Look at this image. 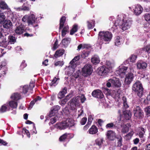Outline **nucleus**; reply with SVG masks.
<instances>
[{
    "label": "nucleus",
    "mask_w": 150,
    "mask_h": 150,
    "mask_svg": "<svg viewBox=\"0 0 150 150\" xmlns=\"http://www.w3.org/2000/svg\"><path fill=\"white\" fill-rule=\"evenodd\" d=\"M112 35L108 31H102L99 32L98 38L100 45L103 44V41L110 42L112 39Z\"/></svg>",
    "instance_id": "f257e3e1"
},
{
    "label": "nucleus",
    "mask_w": 150,
    "mask_h": 150,
    "mask_svg": "<svg viewBox=\"0 0 150 150\" xmlns=\"http://www.w3.org/2000/svg\"><path fill=\"white\" fill-rule=\"evenodd\" d=\"M80 100L82 103H83L86 100V98L83 95L80 96H77L73 98L71 100V107L72 110H75L77 106L80 105L79 100Z\"/></svg>",
    "instance_id": "f03ea898"
},
{
    "label": "nucleus",
    "mask_w": 150,
    "mask_h": 150,
    "mask_svg": "<svg viewBox=\"0 0 150 150\" xmlns=\"http://www.w3.org/2000/svg\"><path fill=\"white\" fill-rule=\"evenodd\" d=\"M22 20L24 22H27L28 25H33L34 24L37 23V18L33 14L29 15H25L23 17Z\"/></svg>",
    "instance_id": "7ed1b4c3"
},
{
    "label": "nucleus",
    "mask_w": 150,
    "mask_h": 150,
    "mask_svg": "<svg viewBox=\"0 0 150 150\" xmlns=\"http://www.w3.org/2000/svg\"><path fill=\"white\" fill-rule=\"evenodd\" d=\"M132 89L137 93L138 96L139 97L142 96L143 92V88L142 84L140 81H137L134 84Z\"/></svg>",
    "instance_id": "20e7f679"
},
{
    "label": "nucleus",
    "mask_w": 150,
    "mask_h": 150,
    "mask_svg": "<svg viewBox=\"0 0 150 150\" xmlns=\"http://www.w3.org/2000/svg\"><path fill=\"white\" fill-rule=\"evenodd\" d=\"M80 57L79 55L76 56L70 62L68 69L70 70L69 71L71 74L73 73L74 71L77 63L76 61L80 59Z\"/></svg>",
    "instance_id": "39448f33"
},
{
    "label": "nucleus",
    "mask_w": 150,
    "mask_h": 150,
    "mask_svg": "<svg viewBox=\"0 0 150 150\" xmlns=\"http://www.w3.org/2000/svg\"><path fill=\"white\" fill-rule=\"evenodd\" d=\"M93 69L91 65L86 64L82 69V74L84 76H87L90 75L93 72Z\"/></svg>",
    "instance_id": "423d86ee"
},
{
    "label": "nucleus",
    "mask_w": 150,
    "mask_h": 150,
    "mask_svg": "<svg viewBox=\"0 0 150 150\" xmlns=\"http://www.w3.org/2000/svg\"><path fill=\"white\" fill-rule=\"evenodd\" d=\"M122 23L120 27L123 30H126L130 28L132 24V21L127 18H124L122 19Z\"/></svg>",
    "instance_id": "0eeeda50"
},
{
    "label": "nucleus",
    "mask_w": 150,
    "mask_h": 150,
    "mask_svg": "<svg viewBox=\"0 0 150 150\" xmlns=\"http://www.w3.org/2000/svg\"><path fill=\"white\" fill-rule=\"evenodd\" d=\"M111 85L115 87H118L121 86V83L118 79H110L108 80L106 85L108 87H110Z\"/></svg>",
    "instance_id": "6e6552de"
},
{
    "label": "nucleus",
    "mask_w": 150,
    "mask_h": 150,
    "mask_svg": "<svg viewBox=\"0 0 150 150\" xmlns=\"http://www.w3.org/2000/svg\"><path fill=\"white\" fill-rule=\"evenodd\" d=\"M130 70L129 68L128 69L126 67L121 66L119 67V69L116 71V73L121 76H123L127 73H128Z\"/></svg>",
    "instance_id": "1a4fd4ad"
},
{
    "label": "nucleus",
    "mask_w": 150,
    "mask_h": 150,
    "mask_svg": "<svg viewBox=\"0 0 150 150\" xmlns=\"http://www.w3.org/2000/svg\"><path fill=\"white\" fill-rule=\"evenodd\" d=\"M97 72L99 75L104 76L109 72V69L106 68L105 66H103L99 67Z\"/></svg>",
    "instance_id": "9d476101"
},
{
    "label": "nucleus",
    "mask_w": 150,
    "mask_h": 150,
    "mask_svg": "<svg viewBox=\"0 0 150 150\" xmlns=\"http://www.w3.org/2000/svg\"><path fill=\"white\" fill-rule=\"evenodd\" d=\"M137 69L139 70H144L147 67V63L142 60L137 61L136 64Z\"/></svg>",
    "instance_id": "9b49d317"
},
{
    "label": "nucleus",
    "mask_w": 150,
    "mask_h": 150,
    "mask_svg": "<svg viewBox=\"0 0 150 150\" xmlns=\"http://www.w3.org/2000/svg\"><path fill=\"white\" fill-rule=\"evenodd\" d=\"M134 116L137 118H140L143 116V113L140 108L137 106L134 110Z\"/></svg>",
    "instance_id": "f8f14e48"
},
{
    "label": "nucleus",
    "mask_w": 150,
    "mask_h": 150,
    "mask_svg": "<svg viewBox=\"0 0 150 150\" xmlns=\"http://www.w3.org/2000/svg\"><path fill=\"white\" fill-rule=\"evenodd\" d=\"M106 135L108 139L110 141H113L116 138V133L111 130L108 131Z\"/></svg>",
    "instance_id": "ddd939ff"
},
{
    "label": "nucleus",
    "mask_w": 150,
    "mask_h": 150,
    "mask_svg": "<svg viewBox=\"0 0 150 150\" xmlns=\"http://www.w3.org/2000/svg\"><path fill=\"white\" fill-rule=\"evenodd\" d=\"M121 18L122 17L121 16H118L117 18L115 21L114 25L112 27V29L113 31L117 29V26H120V27L121 25L122 24V19H123Z\"/></svg>",
    "instance_id": "4468645a"
},
{
    "label": "nucleus",
    "mask_w": 150,
    "mask_h": 150,
    "mask_svg": "<svg viewBox=\"0 0 150 150\" xmlns=\"http://www.w3.org/2000/svg\"><path fill=\"white\" fill-rule=\"evenodd\" d=\"M133 74L131 72H129L126 75L125 80V83L127 84H130L133 80Z\"/></svg>",
    "instance_id": "2eb2a0df"
},
{
    "label": "nucleus",
    "mask_w": 150,
    "mask_h": 150,
    "mask_svg": "<svg viewBox=\"0 0 150 150\" xmlns=\"http://www.w3.org/2000/svg\"><path fill=\"white\" fill-rule=\"evenodd\" d=\"M133 8L134 14L136 15L140 14L142 11L143 8L139 4L134 6Z\"/></svg>",
    "instance_id": "dca6fc26"
},
{
    "label": "nucleus",
    "mask_w": 150,
    "mask_h": 150,
    "mask_svg": "<svg viewBox=\"0 0 150 150\" xmlns=\"http://www.w3.org/2000/svg\"><path fill=\"white\" fill-rule=\"evenodd\" d=\"M92 94L93 96L98 98H102L104 97L103 93L99 90L94 91L92 92Z\"/></svg>",
    "instance_id": "f3484780"
},
{
    "label": "nucleus",
    "mask_w": 150,
    "mask_h": 150,
    "mask_svg": "<svg viewBox=\"0 0 150 150\" xmlns=\"http://www.w3.org/2000/svg\"><path fill=\"white\" fill-rule=\"evenodd\" d=\"M59 109L60 107L58 105L53 107L49 113V117H51L54 116L56 113H57L58 110Z\"/></svg>",
    "instance_id": "a211bd4d"
},
{
    "label": "nucleus",
    "mask_w": 150,
    "mask_h": 150,
    "mask_svg": "<svg viewBox=\"0 0 150 150\" xmlns=\"http://www.w3.org/2000/svg\"><path fill=\"white\" fill-rule=\"evenodd\" d=\"M55 127L60 130L64 129L67 127L65 121L57 123L55 125Z\"/></svg>",
    "instance_id": "6ab92c4d"
},
{
    "label": "nucleus",
    "mask_w": 150,
    "mask_h": 150,
    "mask_svg": "<svg viewBox=\"0 0 150 150\" xmlns=\"http://www.w3.org/2000/svg\"><path fill=\"white\" fill-rule=\"evenodd\" d=\"M24 30L23 25L22 24H20L16 27L14 30V31L16 34L20 35L23 33Z\"/></svg>",
    "instance_id": "aec40b11"
},
{
    "label": "nucleus",
    "mask_w": 150,
    "mask_h": 150,
    "mask_svg": "<svg viewBox=\"0 0 150 150\" xmlns=\"http://www.w3.org/2000/svg\"><path fill=\"white\" fill-rule=\"evenodd\" d=\"M131 127V125L129 124H127L126 125H123L121 126L122 133H126L128 132L129 129Z\"/></svg>",
    "instance_id": "412c9836"
},
{
    "label": "nucleus",
    "mask_w": 150,
    "mask_h": 150,
    "mask_svg": "<svg viewBox=\"0 0 150 150\" xmlns=\"http://www.w3.org/2000/svg\"><path fill=\"white\" fill-rule=\"evenodd\" d=\"M67 126L68 127H71L75 125L74 120L72 118H69L65 121Z\"/></svg>",
    "instance_id": "4be33fe9"
},
{
    "label": "nucleus",
    "mask_w": 150,
    "mask_h": 150,
    "mask_svg": "<svg viewBox=\"0 0 150 150\" xmlns=\"http://www.w3.org/2000/svg\"><path fill=\"white\" fill-rule=\"evenodd\" d=\"M0 8L4 10L7 9L9 11H11V10L9 8L6 2L3 1H0Z\"/></svg>",
    "instance_id": "5701e85b"
},
{
    "label": "nucleus",
    "mask_w": 150,
    "mask_h": 150,
    "mask_svg": "<svg viewBox=\"0 0 150 150\" xmlns=\"http://www.w3.org/2000/svg\"><path fill=\"white\" fill-rule=\"evenodd\" d=\"M3 25L4 28L8 29L11 28L12 24L10 20H5L4 21Z\"/></svg>",
    "instance_id": "b1692460"
},
{
    "label": "nucleus",
    "mask_w": 150,
    "mask_h": 150,
    "mask_svg": "<svg viewBox=\"0 0 150 150\" xmlns=\"http://www.w3.org/2000/svg\"><path fill=\"white\" fill-rule=\"evenodd\" d=\"M8 104V107L9 106L12 109L16 108L18 105V103L16 101L14 100L9 101Z\"/></svg>",
    "instance_id": "393cba45"
},
{
    "label": "nucleus",
    "mask_w": 150,
    "mask_h": 150,
    "mask_svg": "<svg viewBox=\"0 0 150 150\" xmlns=\"http://www.w3.org/2000/svg\"><path fill=\"white\" fill-rule=\"evenodd\" d=\"M106 68L109 69V72L113 67L114 66V62L113 61H107L106 63Z\"/></svg>",
    "instance_id": "a878e982"
},
{
    "label": "nucleus",
    "mask_w": 150,
    "mask_h": 150,
    "mask_svg": "<svg viewBox=\"0 0 150 150\" xmlns=\"http://www.w3.org/2000/svg\"><path fill=\"white\" fill-rule=\"evenodd\" d=\"M21 95L18 93H14L13 94L11 97V98L15 101H16L21 98Z\"/></svg>",
    "instance_id": "bb28decb"
},
{
    "label": "nucleus",
    "mask_w": 150,
    "mask_h": 150,
    "mask_svg": "<svg viewBox=\"0 0 150 150\" xmlns=\"http://www.w3.org/2000/svg\"><path fill=\"white\" fill-rule=\"evenodd\" d=\"M98 129L95 126H92L89 129L88 132L91 134H95L98 132Z\"/></svg>",
    "instance_id": "cd10ccee"
},
{
    "label": "nucleus",
    "mask_w": 150,
    "mask_h": 150,
    "mask_svg": "<svg viewBox=\"0 0 150 150\" xmlns=\"http://www.w3.org/2000/svg\"><path fill=\"white\" fill-rule=\"evenodd\" d=\"M123 114L125 118L127 120H129L131 116V112L128 110L124 111L123 112Z\"/></svg>",
    "instance_id": "c85d7f7f"
},
{
    "label": "nucleus",
    "mask_w": 150,
    "mask_h": 150,
    "mask_svg": "<svg viewBox=\"0 0 150 150\" xmlns=\"http://www.w3.org/2000/svg\"><path fill=\"white\" fill-rule=\"evenodd\" d=\"M91 61L93 64H96L99 63L100 59L98 56L95 55L91 58Z\"/></svg>",
    "instance_id": "c756f323"
},
{
    "label": "nucleus",
    "mask_w": 150,
    "mask_h": 150,
    "mask_svg": "<svg viewBox=\"0 0 150 150\" xmlns=\"http://www.w3.org/2000/svg\"><path fill=\"white\" fill-rule=\"evenodd\" d=\"M71 39L70 38H66L63 39L62 40V43L64 46H67L70 42Z\"/></svg>",
    "instance_id": "7c9ffc66"
},
{
    "label": "nucleus",
    "mask_w": 150,
    "mask_h": 150,
    "mask_svg": "<svg viewBox=\"0 0 150 150\" xmlns=\"http://www.w3.org/2000/svg\"><path fill=\"white\" fill-rule=\"evenodd\" d=\"M122 39L119 36L116 38L115 41V45H116L118 46L121 45L122 43Z\"/></svg>",
    "instance_id": "2f4dec72"
},
{
    "label": "nucleus",
    "mask_w": 150,
    "mask_h": 150,
    "mask_svg": "<svg viewBox=\"0 0 150 150\" xmlns=\"http://www.w3.org/2000/svg\"><path fill=\"white\" fill-rule=\"evenodd\" d=\"M64 52V50L63 49H61L57 50L56 51L54 54V56L56 57H60L62 55Z\"/></svg>",
    "instance_id": "473e14b6"
},
{
    "label": "nucleus",
    "mask_w": 150,
    "mask_h": 150,
    "mask_svg": "<svg viewBox=\"0 0 150 150\" xmlns=\"http://www.w3.org/2000/svg\"><path fill=\"white\" fill-rule=\"evenodd\" d=\"M137 58V55L134 54L132 55L127 59V60L132 63H134L135 62Z\"/></svg>",
    "instance_id": "72a5a7b5"
},
{
    "label": "nucleus",
    "mask_w": 150,
    "mask_h": 150,
    "mask_svg": "<svg viewBox=\"0 0 150 150\" xmlns=\"http://www.w3.org/2000/svg\"><path fill=\"white\" fill-rule=\"evenodd\" d=\"M8 42L9 44H13L16 42V39L13 36H9L8 37Z\"/></svg>",
    "instance_id": "f704fd0d"
},
{
    "label": "nucleus",
    "mask_w": 150,
    "mask_h": 150,
    "mask_svg": "<svg viewBox=\"0 0 150 150\" xmlns=\"http://www.w3.org/2000/svg\"><path fill=\"white\" fill-rule=\"evenodd\" d=\"M146 130L143 127L140 128L139 129V136L140 138H142L143 137L144 134L145 133Z\"/></svg>",
    "instance_id": "c9c22d12"
},
{
    "label": "nucleus",
    "mask_w": 150,
    "mask_h": 150,
    "mask_svg": "<svg viewBox=\"0 0 150 150\" xmlns=\"http://www.w3.org/2000/svg\"><path fill=\"white\" fill-rule=\"evenodd\" d=\"M78 25L76 24L74 25L71 29L70 34L71 35H73L76 32L77 30Z\"/></svg>",
    "instance_id": "e433bc0d"
},
{
    "label": "nucleus",
    "mask_w": 150,
    "mask_h": 150,
    "mask_svg": "<svg viewBox=\"0 0 150 150\" xmlns=\"http://www.w3.org/2000/svg\"><path fill=\"white\" fill-rule=\"evenodd\" d=\"M66 20V18L64 16L62 17L60 19V22L59 29L62 28L64 25Z\"/></svg>",
    "instance_id": "4c0bfd02"
},
{
    "label": "nucleus",
    "mask_w": 150,
    "mask_h": 150,
    "mask_svg": "<svg viewBox=\"0 0 150 150\" xmlns=\"http://www.w3.org/2000/svg\"><path fill=\"white\" fill-rule=\"evenodd\" d=\"M69 27L67 26L64 28L62 31V36L64 37L66 35L67 33L68 32Z\"/></svg>",
    "instance_id": "58836bf2"
},
{
    "label": "nucleus",
    "mask_w": 150,
    "mask_h": 150,
    "mask_svg": "<svg viewBox=\"0 0 150 150\" xmlns=\"http://www.w3.org/2000/svg\"><path fill=\"white\" fill-rule=\"evenodd\" d=\"M88 23V29H91L95 25V22L94 21H92L91 22L88 21L87 22Z\"/></svg>",
    "instance_id": "ea45409f"
},
{
    "label": "nucleus",
    "mask_w": 150,
    "mask_h": 150,
    "mask_svg": "<svg viewBox=\"0 0 150 150\" xmlns=\"http://www.w3.org/2000/svg\"><path fill=\"white\" fill-rule=\"evenodd\" d=\"M1 46H2L5 48L7 47V45H9V44L8 42H7L6 39L4 40L1 42Z\"/></svg>",
    "instance_id": "a19ab883"
},
{
    "label": "nucleus",
    "mask_w": 150,
    "mask_h": 150,
    "mask_svg": "<svg viewBox=\"0 0 150 150\" xmlns=\"http://www.w3.org/2000/svg\"><path fill=\"white\" fill-rule=\"evenodd\" d=\"M120 91H116V93L115 94L112 93H109V95L111 96L112 97H113L114 98H120Z\"/></svg>",
    "instance_id": "79ce46f5"
},
{
    "label": "nucleus",
    "mask_w": 150,
    "mask_h": 150,
    "mask_svg": "<svg viewBox=\"0 0 150 150\" xmlns=\"http://www.w3.org/2000/svg\"><path fill=\"white\" fill-rule=\"evenodd\" d=\"M6 17L4 13L0 12V23H2L4 21Z\"/></svg>",
    "instance_id": "37998d69"
},
{
    "label": "nucleus",
    "mask_w": 150,
    "mask_h": 150,
    "mask_svg": "<svg viewBox=\"0 0 150 150\" xmlns=\"http://www.w3.org/2000/svg\"><path fill=\"white\" fill-rule=\"evenodd\" d=\"M104 91L106 94L108 95H109V93H112L115 94L116 93V91H110L108 89L105 88Z\"/></svg>",
    "instance_id": "c03bdc74"
},
{
    "label": "nucleus",
    "mask_w": 150,
    "mask_h": 150,
    "mask_svg": "<svg viewBox=\"0 0 150 150\" xmlns=\"http://www.w3.org/2000/svg\"><path fill=\"white\" fill-rule=\"evenodd\" d=\"M144 18L145 20L149 22L150 24V14L147 13H146L144 16Z\"/></svg>",
    "instance_id": "a18cd8bd"
},
{
    "label": "nucleus",
    "mask_w": 150,
    "mask_h": 150,
    "mask_svg": "<svg viewBox=\"0 0 150 150\" xmlns=\"http://www.w3.org/2000/svg\"><path fill=\"white\" fill-rule=\"evenodd\" d=\"M145 112L147 116H150V106L146 107L145 109Z\"/></svg>",
    "instance_id": "49530a36"
},
{
    "label": "nucleus",
    "mask_w": 150,
    "mask_h": 150,
    "mask_svg": "<svg viewBox=\"0 0 150 150\" xmlns=\"http://www.w3.org/2000/svg\"><path fill=\"white\" fill-rule=\"evenodd\" d=\"M68 134L66 133L62 136L59 138L60 141L61 142L64 141L67 138V136Z\"/></svg>",
    "instance_id": "de8ad7c7"
},
{
    "label": "nucleus",
    "mask_w": 150,
    "mask_h": 150,
    "mask_svg": "<svg viewBox=\"0 0 150 150\" xmlns=\"http://www.w3.org/2000/svg\"><path fill=\"white\" fill-rule=\"evenodd\" d=\"M87 47V45L85 44H81L78 46L77 50H79L81 49H83L86 47Z\"/></svg>",
    "instance_id": "09e8293b"
},
{
    "label": "nucleus",
    "mask_w": 150,
    "mask_h": 150,
    "mask_svg": "<svg viewBox=\"0 0 150 150\" xmlns=\"http://www.w3.org/2000/svg\"><path fill=\"white\" fill-rule=\"evenodd\" d=\"M8 110L6 105H4L2 106L0 109V111L1 112H4L6 111L7 110Z\"/></svg>",
    "instance_id": "8fccbe9b"
},
{
    "label": "nucleus",
    "mask_w": 150,
    "mask_h": 150,
    "mask_svg": "<svg viewBox=\"0 0 150 150\" xmlns=\"http://www.w3.org/2000/svg\"><path fill=\"white\" fill-rule=\"evenodd\" d=\"M134 133V132L133 131H130V132H129L125 136V138H126L127 137V139H130L131 137L132 136L133 134Z\"/></svg>",
    "instance_id": "3c124183"
},
{
    "label": "nucleus",
    "mask_w": 150,
    "mask_h": 150,
    "mask_svg": "<svg viewBox=\"0 0 150 150\" xmlns=\"http://www.w3.org/2000/svg\"><path fill=\"white\" fill-rule=\"evenodd\" d=\"M89 54V53L88 52L83 51L81 54V57L83 58H85L87 57Z\"/></svg>",
    "instance_id": "603ef678"
},
{
    "label": "nucleus",
    "mask_w": 150,
    "mask_h": 150,
    "mask_svg": "<svg viewBox=\"0 0 150 150\" xmlns=\"http://www.w3.org/2000/svg\"><path fill=\"white\" fill-rule=\"evenodd\" d=\"M22 11H29L30 10V7L25 6V4L22 6Z\"/></svg>",
    "instance_id": "864d4df0"
},
{
    "label": "nucleus",
    "mask_w": 150,
    "mask_h": 150,
    "mask_svg": "<svg viewBox=\"0 0 150 150\" xmlns=\"http://www.w3.org/2000/svg\"><path fill=\"white\" fill-rule=\"evenodd\" d=\"M28 89V86L27 85H25L23 87V93H26Z\"/></svg>",
    "instance_id": "5fc2aeb1"
},
{
    "label": "nucleus",
    "mask_w": 150,
    "mask_h": 150,
    "mask_svg": "<svg viewBox=\"0 0 150 150\" xmlns=\"http://www.w3.org/2000/svg\"><path fill=\"white\" fill-rule=\"evenodd\" d=\"M143 50L144 51L149 53L150 52V45H148L146 47L143 48Z\"/></svg>",
    "instance_id": "6e6d98bb"
},
{
    "label": "nucleus",
    "mask_w": 150,
    "mask_h": 150,
    "mask_svg": "<svg viewBox=\"0 0 150 150\" xmlns=\"http://www.w3.org/2000/svg\"><path fill=\"white\" fill-rule=\"evenodd\" d=\"M64 64V62L63 61H59L56 62L54 65L56 66H62Z\"/></svg>",
    "instance_id": "4d7b16f0"
},
{
    "label": "nucleus",
    "mask_w": 150,
    "mask_h": 150,
    "mask_svg": "<svg viewBox=\"0 0 150 150\" xmlns=\"http://www.w3.org/2000/svg\"><path fill=\"white\" fill-rule=\"evenodd\" d=\"M103 140L102 139H98L96 140V144L100 146L102 143Z\"/></svg>",
    "instance_id": "13d9d810"
},
{
    "label": "nucleus",
    "mask_w": 150,
    "mask_h": 150,
    "mask_svg": "<svg viewBox=\"0 0 150 150\" xmlns=\"http://www.w3.org/2000/svg\"><path fill=\"white\" fill-rule=\"evenodd\" d=\"M57 118L56 117H54L52 118L51 120V122L49 123V125H50V124H52L54 123L56 121Z\"/></svg>",
    "instance_id": "bf43d9fd"
},
{
    "label": "nucleus",
    "mask_w": 150,
    "mask_h": 150,
    "mask_svg": "<svg viewBox=\"0 0 150 150\" xmlns=\"http://www.w3.org/2000/svg\"><path fill=\"white\" fill-rule=\"evenodd\" d=\"M93 120V117L91 115H89L88 117V124L89 125H91L92 120Z\"/></svg>",
    "instance_id": "052dcab7"
},
{
    "label": "nucleus",
    "mask_w": 150,
    "mask_h": 150,
    "mask_svg": "<svg viewBox=\"0 0 150 150\" xmlns=\"http://www.w3.org/2000/svg\"><path fill=\"white\" fill-rule=\"evenodd\" d=\"M87 120V119L86 117L83 118L81 121V123L82 125H84L86 122Z\"/></svg>",
    "instance_id": "680f3d73"
},
{
    "label": "nucleus",
    "mask_w": 150,
    "mask_h": 150,
    "mask_svg": "<svg viewBox=\"0 0 150 150\" xmlns=\"http://www.w3.org/2000/svg\"><path fill=\"white\" fill-rule=\"evenodd\" d=\"M114 126V125L113 123H110L106 125V127L107 128H112V127Z\"/></svg>",
    "instance_id": "e2e57ef3"
},
{
    "label": "nucleus",
    "mask_w": 150,
    "mask_h": 150,
    "mask_svg": "<svg viewBox=\"0 0 150 150\" xmlns=\"http://www.w3.org/2000/svg\"><path fill=\"white\" fill-rule=\"evenodd\" d=\"M67 100L66 98L60 101V103L62 105H64L66 103L67 101Z\"/></svg>",
    "instance_id": "0e129e2a"
},
{
    "label": "nucleus",
    "mask_w": 150,
    "mask_h": 150,
    "mask_svg": "<svg viewBox=\"0 0 150 150\" xmlns=\"http://www.w3.org/2000/svg\"><path fill=\"white\" fill-rule=\"evenodd\" d=\"M23 131L26 134L28 137H30V134L28 130L25 128H24L23 129Z\"/></svg>",
    "instance_id": "69168bd1"
},
{
    "label": "nucleus",
    "mask_w": 150,
    "mask_h": 150,
    "mask_svg": "<svg viewBox=\"0 0 150 150\" xmlns=\"http://www.w3.org/2000/svg\"><path fill=\"white\" fill-rule=\"evenodd\" d=\"M58 79H57L56 77H54L53 79L52 80V82L50 83V85L51 86H52L57 81V80Z\"/></svg>",
    "instance_id": "338daca9"
},
{
    "label": "nucleus",
    "mask_w": 150,
    "mask_h": 150,
    "mask_svg": "<svg viewBox=\"0 0 150 150\" xmlns=\"http://www.w3.org/2000/svg\"><path fill=\"white\" fill-rule=\"evenodd\" d=\"M64 94L61 92H59L58 95V97L59 98H62L64 96Z\"/></svg>",
    "instance_id": "774afa93"
}]
</instances>
